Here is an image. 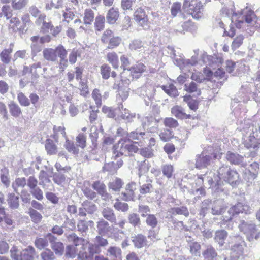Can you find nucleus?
<instances>
[{
	"label": "nucleus",
	"instance_id": "obj_1",
	"mask_svg": "<svg viewBox=\"0 0 260 260\" xmlns=\"http://www.w3.org/2000/svg\"><path fill=\"white\" fill-rule=\"evenodd\" d=\"M120 61L121 62V67L123 69V71L120 73V81L119 84L115 83L114 84V88L118 90V94L121 97L122 100L126 99L128 95V86L131 83V79L128 77L127 72V67L130 65V61L129 58L125 55L120 56Z\"/></svg>",
	"mask_w": 260,
	"mask_h": 260
},
{
	"label": "nucleus",
	"instance_id": "obj_2",
	"mask_svg": "<svg viewBox=\"0 0 260 260\" xmlns=\"http://www.w3.org/2000/svg\"><path fill=\"white\" fill-rule=\"evenodd\" d=\"M137 142L128 140L126 138H122L115 144L112 148L113 154L115 157H119L123 155H131L137 152L139 149L136 145Z\"/></svg>",
	"mask_w": 260,
	"mask_h": 260
},
{
	"label": "nucleus",
	"instance_id": "obj_3",
	"mask_svg": "<svg viewBox=\"0 0 260 260\" xmlns=\"http://www.w3.org/2000/svg\"><path fill=\"white\" fill-rule=\"evenodd\" d=\"M218 176L221 180L232 185L238 184L240 181V174L236 169L227 165H223L218 170Z\"/></svg>",
	"mask_w": 260,
	"mask_h": 260
},
{
	"label": "nucleus",
	"instance_id": "obj_4",
	"mask_svg": "<svg viewBox=\"0 0 260 260\" xmlns=\"http://www.w3.org/2000/svg\"><path fill=\"white\" fill-rule=\"evenodd\" d=\"M84 69L82 67H76L75 72L70 71L67 74V79L69 82L73 81L74 78L79 81V90L80 95L86 96L89 94V89L87 81L82 80Z\"/></svg>",
	"mask_w": 260,
	"mask_h": 260
},
{
	"label": "nucleus",
	"instance_id": "obj_5",
	"mask_svg": "<svg viewBox=\"0 0 260 260\" xmlns=\"http://www.w3.org/2000/svg\"><path fill=\"white\" fill-rule=\"evenodd\" d=\"M183 8L186 13L195 19L202 16L203 5L200 0H184Z\"/></svg>",
	"mask_w": 260,
	"mask_h": 260
},
{
	"label": "nucleus",
	"instance_id": "obj_6",
	"mask_svg": "<svg viewBox=\"0 0 260 260\" xmlns=\"http://www.w3.org/2000/svg\"><path fill=\"white\" fill-rule=\"evenodd\" d=\"M238 227L240 231L246 236L249 241L257 240L260 237V230H258L256 225L252 221L241 220Z\"/></svg>",
	"mask_w": 260,
	"mask_h": 260
},
{
	"label": "nucleus",
	"instance_id": "obj_7",
	"mask_svg": "<svg viewBox=\"0 0 260 260\" xmlns=\"http://www.w3.org/2000/svg\"><path fill=\"white\" fill-rule=\"evenodd\" d=\"M10 253L13 260H34L36 250L32 246H29L19 252L16 246H13L10 250Z\"/></svg>",
	"mask_w": 260,
	"mask_h": 260
},
{
	"label": "nucleus",
	"instance_id": "obj_8",
	"mask_svg": "<svg viewBox=\"0 0 260 260\" xmlns=\"http://www.w3.org/2000/svg\"><path fill=\"white\" fill-rule=\"evenodd\" d=\"M101 42L107 46V48L113 49L118 47L121 43V38L114 35V32L111 29H106L102 34L101 37Z\"/></svg>",
	"mask_w": 260,
	"mask_h": 260
},
{
	"label": "nucleus",
	"instance_id": "obj_9",
	"mask_svg": "<svg viewBox=\"0 0 260 260\" xmlns=\"http://www.w3.org/2000/svg\"><path fill=\"white\" fill-rule=\"evenodd\" d=\"M133 19L139 27L144 29H147L150 27L148 16L142 7L137 8L135 10Z\"/></svg>",
	"mask_w": 260,
	"mask_h": 260
},
{
	"label": "nucleus",
	"instance_id": "obj_10",
	"mask_svg": "<svg viewBox=\"0 0 260 260\" xmlns=\"http://www.w3.org/2000/svg\"><path fill=\"white\" fill-rule=\"evenodd\" d=\"M137 190L138 186L135 182H129L126 185L124 191L121 193L122 200L125 201H134L136 197Z\"/></svg>",
	"mask_w": 260,
	"mask_h": 260
},
{
	"label": "nucleus",
	"instance_id": "obj_11",
	"mask_svg": "<svg viewBox=\"0 0 260 260\" xmlns=\"http://www.w3.org/2000/svg\"><path fill=\"white\" fill-rule=\"evenodd\" d=\"M171 113L178 119H198L199 116H193L190 114H187L185 112L184 109L180 106L176 105L171 108Z\"/></svg>",
	"mask_w": 260,
	"mask_h": 260
},
{
	"label": "nucleus",
	"instance_id": "obj_12",
	"mask_svg": "<svg viewBox=\"0 0 260 260\" xmlns=\"http://www.w3.org/2000/svg\"><path fill=\"white\" fill-rule=\"evenodd\" d=\"M64 49V47L61 45H58L54 49L45 48L43 51V57L48 61H55L57 60V56L58 57V50Z\"/></svg>",
	"mask_w": 260,
	"mask_h": 260
},
{
	"label": "nucleus",
	"instance_id": "obj_13",
	"mask_svg": "<svg viewBox=\"0 0 260 260\" xmlns=\"http://www.w3.org/2000/svg\"><path fill=\"white\" fill-rule=\"evenodd\" d=\"M145 70L146 66L141 62H138L127 69L130 72L129 76L132 77V80L140 78Z\"/></svg>",
	"mask_w": 260,
	"mask_h": 260
},
{
	"label": "nucleus",
	"instance_id": "obj_14",
	"mask_svg": "<svg viewBox=\"0 0 260 260\" xmlns=\"http://www.w3.org/2000/svg\"><path fill=\"white\" fill-rule=\"evenodd\" d=\"M225 158L231 165H240L243 167L246 165L243 163L244 157L238 153L228 151L226 153Z\"/></svg>",
	"mask_w": 260,
	"mask_h": 260
},
{
	"label": "nucleus",
	"instance_id": "obj_15",
	"mask_svg": "<svg viewBox=\"0 0 260 260\" xmlns=\"http://www.w3.org/2000/svg\"><path fill=\"white\" fill-rule=\"evenodd\" d=\"M202 254L204 260H218L219 257L216 249L211 245L205 246Z\"/></svg>",
	"mask_w": 260,
	"mask_h": 260
},
{
	"label": "nucleus",
	"instance_id": "obj_16",
	"mask_svg": "<svg viewBox=\"0 0 260 260\" xmlns=\"http://www.w3.org/2000/svg\"><path fill=\"white\" fill-rule=\"evenodd\" d=\"M237 239L240 240V242L239 243L235 244L232 247V256L237 260L240 258L241 256H242L244 251V247L245 246V242L241 239V238L240 237H238L237 238Z\"/></svg>",
	"mask_w": 260,
	"mask_h": 260
},
{
	"label": "nucleus",
	"instance_id": "obj_17",
	"mask_svg": "<svg viewBox=\"0 0 260 260\" xmlns=\"http://www.w3.org/2000/svg\"><path fill=\"white\" fill-rule=\"evenodd\" d=\"M120 13L118 8L111 7L106 15L107 22L110 24H114L119 19Z\"/></svg>",
	"mask_w": 260,
	"mask_h": 260
},
{
	"label": "nucleus",
	"instance_id": "obj_18",
	"mask_svg": "<svg viewBox=\"0 0 260 260\" xmlns=\"http://www.w3.org/2000/svg\"><path fill=\"white\" fill-rule=\"evenodd\" d=\"M211 159L209 155H199L196 159V168L199 169L206 168L210 164Z\"/></svg>",
	"mask_w": 260,
	"mask_h": 260
},
{
	"label": "nucleus",
	"instance_id": "obj_19",
	"mask_svg": "<svg viewBox=\"0 0 260 260\" xmlns=\"http://www.w3.org/2000/svg\"><path fill=\"white\" fill-rule=\"evenodd\" d=\"M67 51L64 48L62 50H58V57L60 58L58 68L60 72L62 73L68 66V61L67 59Z\"/></svg>",
	"mask_w": 260,
	"mask_h": 260
},
{
	"label": "nucleus",
	"instance_id": "obj_20",
	"mask_svg": "<svg viewBox=\"0 0 260 260\" xmlns=\"http://www.w3.org/2000/svg\"><path fill=\"white\" fill-rule=\"evenodd\" d=\"M132 238L135 248H141L147 245L146 237L141 234L133 236Z\"/></svg>",
	"mask_w": 260,
	"mask_h": 260
},
{
	"label": "nucleus",
	"instance_id": "obj_21",
	"mask_svg": "<svg viewBox=\"0 0 260 260\" xmlns=\"http://www.w3.org/2000/svg\"><path fill=\"white\" fill-rule=\"evenodd\" d=\"M95 14L91 8L85 9L83 13V21L85 25H90L95 19Z\"/></svg>",
	"mask_w": 260,
	"mask_h": 260
},
{
	"label": "nucleus",
	"instance_id": "obj_22",
	"mask_svg": "<svg viewBox=\"0 0 260 260\" xmlns=\"http://www.w3.org/2000/svg\"><path fill=\"white\" fill-rule=\"evenodd\" d=\"M92 187L96 190L98 193L104 198H108L110 195L106 191V185L103 182L100 181L94 182L92 185Z\"/></svg>",
	"mask_w": 260,
	"mask_h": 260
},
{
	"label": "nucleus",
	"instance_id": "obj_23",
	"mask_svg": "<svg viewBox=\"0 0 260 260\" xmlns=\"http://www.w3.org/2000/svg\"><path fill=\"white\" fill-rule=\"evenodd\" d=\"M45 148L47 154L49 155H55L58 151V148L55 142L50 139L46 140Z\"/></svg>",
	"mask_w": 260,
	"mask_h": 260
},
{
	"label": "nucleus",
	"instance_id": "obj_24",
	"mask_svg": "<svg viewBox=\"0 0 260 260\" xmlns=\"http://www.w3.org/2000/svg\"><path fill=\"white\" fill-rule=\"evenodd\" d=\"M14 44L11 43L9 47L7 49H4L0 53V58L1 61L6 64H8L11 60V54L13 50Z\"/></svg>",
	"mask_w": 260,
	"mask_h": 260
},
{
	"label": "nucleus",
	"instance_id": "obj_25",
	"mask_svg": "<svg viewBox=\"0 0 260 260\" xmlns=\"http://www.w3.org/2000/svg\"><path fill=\"white\" fill-rule=\"evenodd\" d=\"M106 59L114 69H117L119 68V57L116 52H108L106 55Z\"/></svg>",
	"mask_w": 260,
	"mask_h": 260
},
{
	"label": "nucleus",
	"instance_id": "obj_26",
	"mask_svg": "<svg viewBox=\"0 0 260 260\" xmlns=\"http://www.w3.org/2000/svg\"><path fill=\"white\" fill-rule=\"evenodd\" d=\"M98 233L101 235H108L109 233H111L112 229L109 223L105 221L101 220L98 222L97 225Z\"/></svg>",
	"mask_w": 260,
	"mask_h": 260
},
{
	"label": "nucleus",
	"instance_id": "obj_27",
	"mask_svg": "<svg viewBox=\"0 0 260 260\" xmlns=\"http://www.w3.org/2000/svg\"><path fill=\"white\" fill-rule=\"evenodd\" d=\"M243 18L248 24H252L256 21V15L254 12L250 9H246L243 11Z\"/></svg>",
	"mask_w": 260,
	"mask_h": 260
},
{
	"label": "nucleus",
	"instance_id": "obj_28",
	"mask_svg": "<svg viewBox=\"0 0 260 260\" xmlns=\"http://www.w3.org/2000/svg\"><path fill=\"white\" fill-rule=\"evenodd\" d=\"M68 240L69 242L72 243L74 246L79 245L83 246L87 241L82 237H79L75 233H72L67 236Z\"/></svg>",
	"mask_w": 260,
	"mask_h": 260
},
{
	"label": "nucleus",
	"instance_id": "obj_29",
	"mask_svg": "<svg viewBox=\"0 0 260 260\" xmlns=\"http://www.w3.org/2000/svg\"><path fill=\"white\" fill-rule=\"evenodd\" d=\"M107 255L114 258L113 260H122L121 250L118 247H110L107 250Z\"/></svg>",
	"mask_w": 260,
	"mask_h": 260
},
{
	"label": "nucleus",
	"instance_id": "obj_30",
	"mask_svg": "<svg viewBox=\"0 0 260 260\" xmlns=\"http://www.w3.org/2000/svg\"><path fill=\"white\" fill-rule=\"evenodd\" d=\"M260 143L258 140L253 135H250L248 137L247 140L244 142V146L248 149H255L259 147Z\"/></svg>",
	"mask_w": 260,
	"mask_h": 260
},
{
	"label": "nucleus",
	"instance_id": "obj_31",
	"mask_svg": "<svg viewBox=\"0 0 260 260\" xmlns=\"http://www.w3.org/2000/svg\"><path fill=\"white\" fill-rule=\"evenodd\" d=\"M145 135V132L138 133L136 131H133L127 135L126 138L133 142H137V144H138L139 142H141L144 140V136Z\"/></svg>",
	"mask_w": 260,
	"mask_h": 260
},
{
	"label": "nucleus",
	"instance_id": "obj_32",
	"mask_svg": "<svg viewBox=\"0 0 260 260\" xmlns=\"http://www.w3.org/2000/svg\"><path fill=\"white\" fill-rule=\"evenodd\" d=\"M189 246L190 253L196 256L201 254V245L197 242L187 240Z\"/></svg>",
	"mask_w": 260,
	"mask_h": 260
},
{
	"label": "nucleus",
	"instance_id": "obj_33",
	"mask_svg": "<svg viewBox=\"0 0 260 260\" xmlns=\"http://www.w3.org/2000/svg\"><path fill=\"white\" fill-rule=\"evenodd\" d=\"M94 27L95 31H101L105 28V18L103 15H99L94 19Z\"/></svg>",
	"mask_w": 260,
	"mask_h": 260
},
{
	"label": "nucleus",
	"instance_id": "obj_34",
	"mask_svg": "<svg viewBox=\"0 0 260 260\" xmlns=\"http://www.w3.org/2000/svg\"><path fill=\"white\" fill-rule=\"evenodd\" d=\"M228 236V233L223 230L217 231L215 233L214 239L215 242H217L220 246L223 245L224 240Z\"/></svg>",
	"mask_w": 260,
	"mask_h": 260
},
{
	"label": "nucleus",
	"instance_id": "obj_35",
	"mask_svg": "<svg viewBox=\"0 0 260 260\" xmlns=\"http://www.w3.org/2000/svg\"><path fill=\"white\" fill-rule=\"evenodd\" d=\"M123 182L119 178H116L114 180L109 182L108 187L110 189L115 191H119L123 185Z\"/></svg>",
	"mask_w": 260,
	"mask_h": 260
},
{
	"label": "nucleus",
	"instance_id": "obj_36",
	"mask_svg": "<svg viewBox=\"0 0 260 260\" xmlns=\"http://www.w3.org/2000/svg\"><path fill=\"white\" fill-rule=\"evenodd\" d=\"M159 138L163 142H168L174 138H176L174 136L173 132L169 129L165 128L162 129L159 134Z\"/></svg>",
	"mask_w": 260,
	"mask_h": 260
},
{
	"label": "nucleus",
	"instance_id": "obj_37",
	"mask_svg": "<svg viewBox=\"0 0 260 260\" xmlns=\"http://www.w3.org/2000/svg\"><path fill=\"white\" fill-rule=\"evenodd\" d=\"M11 115L15 118L19 117L22 114L21 109L16 103H11L8 105Z\"/></svg>",
	"mask_w": 260,
	"mask_h": 260
},
{
	"label": "nucleus",
	"instance_id": "obj_38",
	"mask_svg": "<svg viewBox=\"0 0 260 260\" xmlns=\"http://www.w3.org/2000/svg\"><path fill=\"white\" fill-rule=\"evenodd\" d=\"M161 89L169 95L177 96L178 95V92L176 87L173 84H169L168 85H162Z\"/></svg>",
	"mask_w": 260,
	"mask_h": 260
},
{
	"label": "nucleus",
	"instance_id": "obj_39",
	"mask_svg": "<svg viewBox=\"0 0 260 260\" xmlns=\"http://www.w3.org/2000/svg\"><path fill=\"white\" fill-rule=\"evenodd\" d=\"M184 90L188 93H196L198 96L201 94V90L198 87L197 84L194 82H191L189 84H185Z\"/></svg>",
	"mask_w": 260,
	"mask_h": 260
},
{
	"label": "nucleus",
	"instance_id": "obj_40",
	"mask_svg": "<svg viewBox=\"0 0 260 260\" xmlns=\"http://www.w3.org/2000/svg\"><path fill=\"white\" fill-rule=\"evenodd\" d=\"M40 256L41 260H55L56 258L54 252L49 248H46L43 250Z\"/></svg>",
	"mask_w": 260,
	"mask_h": 260
},
{
	"label": "nucleus",
	"instance_id": "obj_41",
	"mask_svg": "<svg viewBox=\"0 0 260 260\" xmlns=\"http://www.w3.org/2000/svg\"><path fill=\"white\" fill-rule=\"evenodd\" d=\"M51 247L55 252V255L61 256L63 255L64 247L62 242L58 241L57 243H53Z\"/></svg>",
	"mask_w": 260,
	"mask_h": 260
},
{
	"label": "nucleus",
	"instance_id": "obj_42",
	"mask_svg": "<svg viewBox=\"0 0 260 260\" xmlns=\"http://www.w3.org/2000/svg\"><path fill=\"white\" fill-rule=\"evenodd\" d=\"M88 254L86 253H85V257L86 259L92 257L95 254L99 253L101 252V248L95 243L90 244L88 247Z\"/></svg>",
	"mask_w": 260,
	"mask_h": 260
},
{
	"label": "nucleus",
	"instance_id": "obj_43",
	"mask_svg": "<svg viewBox=\"0 0 260 260\" xmlns=\"http://www.w3.org/2000/svg\"><path fill=\"white\" fill-rule=\"evenodd\" d=\"M111 71V67L106 63H104L100 67V72L103 79L107 80L109 78Z\"/></svg>",
	"mask_w": 260,
	"mask_h": 260
},
{
	"label": "nucleus",
	"instance_id": "obj_44",
	"mask_svg": "<svg viewBox=\"0 0 260 260\" xmlns=\"http://www.w3.org/2000/svg\"><path fill=\"white\" fill-rule=\"evenodd\" d=\"M87 137L86 134L79 133L76 137V141L77 146L82 149H84L86 147Z\"/></svg>",
	"mask_w": 260,
	"mask_h": 260
},
{
	"label": "nucleus",
	"instance_id": "obj_45",
	"mask_svg": "<svg viewBox=\"0 0 260 260\" xmlns=\"http://www.w3.org/2000/svg\"><path fill=\"white\" fill-rule=\"evenodd\" d=\"M19 198L14 193L9 194L8 198V203L12 209L17 208L19 206Z\"/></svg>",
	"mask_w": 260,
	"mask_h": 260
},
{
	"label": "nucleus",
	"instance_id": "obj_46",
	"mask_svg": "<svg viewBox=\"0 0 260 260\" xmlns=\"http://www.w3.org/2000/svg\"><path fill=\"white\" fill-rule=\"evenodd\" d=\"M163 175L167 178H171L173 176L174 168L172 165L167 164L163 165L161 167Z\"/></svg>",
	"mask_w": 260,
	"mask_h": 260
},
{
	"label": "nucleus",
	"instance_id": "obj_47",
	"mask_svg": "<svg viewBox=\"0 0 260 260\" xmlns=\"http://www.w3.org/2000/svg\"><path fill=\"white\" fill-rule=\"evenodd\" d=\"M164 124L170 128H175L179 126L178 121L172 117H167L164 120Z\"/></svg>",
	"mask_w": 260,
	"mask_h": 260
},
{
	"label": "nucleus",
	"instance_id": "obj_48",
	"mask_svg": "<svg viewBox=\"0 0 260 260\" xmlns=\"http://www.w3.org/2000/svg\"><path fill=\"white\" fill-rule=\"evenodd\" d=\"M35 245L39 250L43 249L48 246V240L44 238H36Z\"/></svg>",
	"mask_w": 260,
	"mask_h": 260
},
{
	"label": "nucleus",
	"instance_id": "obj_49",
	"mask_svg": "<svg viewBox=\"0 0 260 260\" xmlns=\"http://www.w3.org/2000/svg\"><path fill=\"white\" fill-rule=\"evenodd\" d=\"M66 149L69 152L74 154H77L79 153V149L74 143L69 140H67L64 145Z\"/></svg>",
	"mask_w": 260,
	"mask_h": 260
},
{
	"label": "nucleus",
	"instance_id": "obj_50",
	"mask_svg": "<svg viewBox=\"0 0 260 260\" xmlns=\"http://www.w3.org/2000/svg\"><path fill=\"white\" fill-rule=\"evenodd\" d=\"M181 12V4L177 2L174 3L171 8V14L173 17H176L178 13Z\"/></svg>",
	"mask_w": 260,
	"mask_h": 260
},
{
	"label": "nucleus",
	"instance_id": "obj_51",
	"mask_svg": "<svg viewBox=\"0 0 260 260\" xmlns=\"http://www.w3.org/2000/svg\"><path fill=\"white\" fill-rule=\"evenodd\" d=\"M27 4V0H13L12 7L13 9L19 10L25 7Z\"/></svg>",
	"mask_w": 260,
	"mask_h": 260
},
{
	"label": "nucleus",
	"instance_id": "obj_52",
	"mask_svg": "<svg viewBox=\"0 0 260 260\" xmlns=\"http://www.w3.org/2000/svg\"><path fill=\"white\" fill-rule=\"evenodd\" d=\"M115 209L117 210L126 211L128 209V205L127 203L121 202L119 199H117L114 204Z\"/></svg>",
	"mask_w": 260,
	"mask_h": 260
},
{
	"label": "nucleus",
	"instance_id": "obj_53",
	"mask_svg": "<svg viewBox=\"0 0 260 260\" xmlns=\"http://www.w3.org/2000/svg\"><path fill=\"white\" fill-rule=\"evenodd\" d=\"M92 97L94 100L98 108L102 105V95L98 89H94L92 92Z\"/></svg>",
	"mask_w": 260,
	"mask_h": 260
},
{
	"label": "nucleus",
	"instance_id": "obj_54",
	"mask_svg": "<svg viewBox=\"0 0 260 260\" xmlns=\"http://www.w3.org/2000/svg\"><path fill=\"white\" fill-rule=\"evenodd\" d=\"M153 189V185L151 183L143 184L139 188L140 193L142 195L150 193Z\"/></svg>",
	"mask_w": 260,
	"mask_h": 260
},
{
	"label": "nucleus",
	"instance_id": "obj_55",
	"mask_svg": "<svg viewBox=\"0 0 260 260\" xmlns=\"http://www.w3.org/2000/svg\"><path fill=\"white\" fill-rule=\"evenodd\" d=\"M76 255V252L74 246L69 245L66 247L65 256L67 258H74Z\"/></svg>",
	"mask_w": 260,
	"mask_h": 260
},
{
	"label": "nucleus",
	"instance_id": "obj_56",
	"mask_svg": "<svg viewBox=\"0 0 260 260\" xmlns=\"http://www.w3.org/2000/svg\"><path fill=\"white\" fill-rule=\"evenodd\" d=\"M63 21H66L68 23L69 22V19L73 20L75 17L74 13L71 10L70 8H66L65 11L63 13Z\"/></svg>",
	"mask_w": 260,
	"mask_h": 260
},
{
	"label": "nucleus",
	"instance_id": "obj_57",
	"mask_svg": "<svg viewBox=\"0 0 260 260\" xmlns=\"http://www.w3.org/2000/svg\"><path fill=\"white\" fill-rule=\"evenodd\" d=\"M21 19L22 21V23L21 27H20V30L23 31L27 26V25H29L31 23V21L29 15L27 13L23 15Z\"/></svg>",
	"mask_w": 260,
	"mask_h": 260
},
{
	"label": "nucleus",
	"instance_id": "obj_58",
	"mask_svg": "<svg viewBox=\"0 0 260 260\" xmlns=\"http://www.w3.org/2000/svg\"><path fill=\"white\" fill-rule=\"evenodd\" d=\"M26 185V179L25 178H16L15 181L12 183V187L14 189L18 187H23Z\"/></svg>",
	"mask_w": 260,
	"mask_h": 260
},
{
	"label": "nucleus",
	"instance_id": "obj_59",
	"mask_svg": "<svg viewBox=\"0 0 260 260\" xmlns=\"http://www.w3.org/2000/svg\"><path fill=\"white\" fill-rule=\"evenodd\" d=\"M18 100L21 106H28L30 104L29 99L22 92L17 96Z\"/></svg>",
	"mask_w": 260,
	"mask_h": 260
},
{
	"label": "nucleus",
	"instance_id": "obj_60",
	"mask_svg": "<svg viewBox=\"0 0 260 260\" xmlns=\"http://www.w3.org/2000/svg\"><path fill=\"white\" fill-rule=\"evenodd\" d=\"M146 222L148 225L151 226L152 228H155L157 224V220L156 217L152 214L148 215Z\"/></svg>",
	"mask_w": 260,
	"mask_h": 260
},
{
	"label": "nucleus",
	"instance_id": "obj_61",
	"mask_svg": "<svg viewBox=\"0 0 260 260\" xmlns=\"http://www.w3.org/2000/svg\"><path fill=\"white\" fill-rule=\"evenodd\" d=\"M140 153L141 155L147 158H150L153 156V150L149 147L141 149Z\"/></svg>",
	"mask_w": 260,
	"mask_h": 260
},
{
	"label": "nucleus",
	"instance_id": "obj_62",
	"mask_svg": "<svg viewBox=\"0 0 260 260\" xmlns=\"http://www.w3.org/2000/svg\"><path fill=\"white\" fill-rule=\"evenodd\" d=\"M243 39L244 37L242 35H239L237 36L232 42V48L236 49L239 48L242 44Z\"/></svg>",
	"mask_w": 260,
	"mask_h": 260
},
{
	"label": "nucleus",
	"instance_id": "obj_63",
	"mask_svg": "<svg viewBox=\"0 0 260 260\" xmlns=\"http://www.w3.org/2000/svg\"><path fill=\"white\" fill-rule=\"evenodd\" d=\"M142 42L140 40H134L129 45L131 50H137L143 47Z\"/></svg>",
	"mask_w": 260,
	"mask_h": 260
},
{
	"label": "nucleus",
	"instance_id": "obj_64",
	"mask_svg": "<svg viewBox=\"0 0 260 260\" xmlns=\"http://www.w3.org/2000/svg\"><path fill=\"white\" fill-rule=\"evenodd\" d=\"M111 233H112V236L116 241L122 239L125 237L124 232L121 230L115 229Z\"/></svg>",
	"mask_w": 260,
	"mask_h": 260
}]
</instances>
